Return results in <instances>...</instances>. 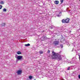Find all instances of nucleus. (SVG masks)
I'll use <instances>...</instances> for the list:
<instances>
[{
    "instance_id": "1",
    "label": "nucleus",
    "mask_w": 80,
    "mask_h": 80,
    "mask_svg": "<svg viewBox=\"0 0 80 80\" xmlns=\"http://www.w3.org/2000/svg\"><path fill=\"white\" fill-rule=\"evenodd\" d=\"M52 59H55V60H57L58 61H60V60H62V56L58 53H56L54 52V51H52Z\"/></svg>"
},
{
    "instance_id": "2",
    "label": "nucleus",
    "mask_w": 80,
    "mask_h": 80,
    "mask_svg": "<svg viewBox=\"0 0 80 80\" xmlns=\"http://www.w3.org/2000/svg\"><path fill=\"white\" fill-rule=\"evenodd\" d=\"M60 43V42L59 41H55L52 42L54 46H57V45H58V44Z\"/></svg>"
},
{
    "instance_id": "3",
    "label": "nucleus",
    "mask_w": 80,
    "mask_h": 80,
    "mask_svg": "<svg viewBox=\"0 0 80 80\" xmlns=\"http://www.w3.org/2000/svg\"><path fill=\"white\" fill-rule=\"evenodd\" d=\"M15 58H16L17 60H21L23 58V56H18V57L15 56Z\"/></svg>"
},
{
    "instance_id": "4",
    "label": "nucleus",
    "mask_w": 80,
    "mask_h": 80,
    "mask_svg": "<svg viewBox=\"0 0 80 80\" xmlns=\"http://www.w3.org/2000/svg\"><path fill=\"white\" fill-rule=\"evenodd\" d=\"M16 73L18 75H21V74H22V70H19Z\"/></svg>"
},
{
    "instance_id": "5",
    "label": "nucleus",
    "mask_w": 80,
    "mask_h": 80,
    "mask_svg": "<svg viewBox=\"0 0 80 80\" xmlns=\"http://www.w3.org/2000/svg\"><path fill=\"white\" fill-rule=\"evenodd\" d=\"M65 22L66 23H69V21L70 20V19L69 18H67L65 20Z\"/></svg>"
},
{
    "instance_id": "6",
    "label": "nucleus",
    "mask_w": 80,
    "mask_h": 80,
    "mask_svg": "<svg viewBox=\"0 0 80 80\" xmlns=\"http://www.w3.org/2000/svg\"><path fill=\"white\" fill-rule=\"evenodd\" d=\"M41 40L42 41H44V40H45V38L44 37H43L42 38H41Z\"/></svg>"
},
{
    "instance_id": "7",
    "label": "nucleus",
    "mask_w": 80,
    "mask_h": 80,
    "mask_svg": "<svg viewBox=\"0 0 80 80\" xmlns=\"http://www.w3.org/2000/svg\"><path fill=\"white\" fill-rule=\"evenodd\" d=\"M58 3H59V2H58V1H54V3H55V4H56V5L58 4Z\"/></svg>"
},
{
    "instance_id": "8",
    "label": "nucleus",
    "mask_w": 80,
    "mask_h": 80,
    "mask_svg": "<svg viewBox=\"0 0 80 80\" xmlns=\"http://www.w3.org/2000/svg\"><path fill=\"white\" fill-rule=\"evenodd\" d=\"M22 52H21L20 51H18L17 52V53L18 54V55H20V54H21Z\"/></svg>"
},
{
    "instance_id": "9",
    "label": "nucleus",
    "mask_w": 80,
    "mask_h": 80,
    "mask_svg": "<svg viewBox=\"0 0 80 80\" xmlns=\"http://www.w3.org/2000/svg\"><path fill=\"white\" fill-rule=\"evenodd\" d=\"M62 23H66V22H65V20L63 19V20H62Z\"/></svg>"
},
{
    "instance_id": "10",
    "label": "nucleus",
    "mask_w": 80,
    "mask_h": 80,
    "mask_svg": "<svg viewBox=\"0 0 80 80\" xmlns=\"http://www.w3.org/2000/svg\"><path fill=\"white\" fill-rule=\"evenodd\" d=\"M32 78H33V76H30L29 77V79H32Z\"/></svg>"
},
{
    "instance_id": "11",
    "label": "nucleus",
    "mask_w": 80,
    "mask_h": 80,
    "mask_svg": "<svg viewBox=\"0 0 80 80\" xmlns=\"http://www.w3.org/2000/svg\"><path fill=\"white\" fill-rule=\"evenodd\" d=\"M30 45L29 43H28L27 44H25V46H26V47H28V46H30Z\"/></svg>"
},
{
    "instance_id": "12",
    "label": "nucleus",
    "mask_w": 80,
    "mask_h": 80,
    "mask_svg": "<svg viewBox=\"0 0 80 80\" xmlns=\"http://www.w3.org/2000/svg\"><path fill=\"white\" fill-rule=\"evenodd\" d=\"M0 4H4V2H3V1H1L0 2Z\"/></svg>"
},
{
    "instance_id": "13",
    "label": "nucleus",
    "mask_w": 80,
    "mask_h": 80,
    "mask_svg": "<svg viewBox=\"0 0 80 80\" xmlns=\"http://www.w3.org/2000/svg\"><path fill=\"white\" fill-rule=\"evenodd\" d=\"M5 23H2V24L1 25V26H3L4 27L5 26Z\"/></svg>"
},
{
    "instance_id": "14",
    "label": "nucleus",
    "mask_w": 80,
    "mask_h": 80,
    "mask_svg": "<svg viewBox=\"0 0 80 80\" xmlns=\"http://www.w3.org/2000/svg\"><path fill=\"white\" fill-rule=\"evenodd\" d=\"M3 12H6L7 11V9L5 8H4L3 9Z\"/></svg>"
},
{
    "instance_id": "15",
    "label": "nucleus",
    "mask_w": 80,
    "mask_h": 80,
    "mask_svg": "<svg viewBox=\"0 0 80 80\" xmlns=\"http://www.w3.org/2000/svg\"><path fill=\"white\" fill-rule=\"evenodd\" d=\"M63 0H60L61 3H63Z\"/></svg>"
},
{
    "instance_id": "16",
    "label": "nucleus",
    "mask_w": 80,
    "mask_h": 80,
    "mask_svg": "<svg viewBox=\"0 0 80 80\" xmlns=\"http://www.w3.org/2000/svg\"><path fill=\"white\" fill-rule=\"evenodd\" d=\"M39 53L40 54H42V53H43V51H39Z\"/></svg>"
},
{
    "instance_id": "17",
    "label": "nucleus",
    "mask_w": 80,
    "mask_h": 80,
    "mask_svg": "<svg viewBox=\"0 0 80 80\" xmlns=\"http://www.w3.org/2000/svg\"><path fill=\"white\" fill-rule=\"evenodd\" d=\"M60 47H61V48H63V44H61L60 45Z\"/></svg>"
},
{
    "instance_id": "18",
    "label": "nucleus",
    "mask_w": 80,
    "mask_h": 80,
    "mask_svg": "<svg viewBox=\"0 0 80 80\" xmlns=\"http://www.w3.org/2000/svg\"><path fill=\"white\" fill-rule=\"evenodd\" d=\"M78 56H79V61H80V55L78 54Z\"/></svg>"
},
{
    "instance_id": "19",
    "label": "nucleus",
    "mask_w": 80,
    "mask_h": 80,
    "mask_svg": "<svg viewBox=\"0 0 80 80\" xmlns=\"http://www.w3.org/2000/svg\"><path fill=\"white\" fill-rule=\"evenodd\" d=\"M57 17H60L61 16V15H57Z\"/></svg>"
},
{
    "instance_id": "20",
    "label": "nucleus",
    "mask_w": 80,
    "mask_h": 80,
    "mask_svg": "<svg viewBox=\"0 0 80 80\" xmlns=\"http://www.w3.org/2000/svg\"><path fill=\"white\" fill-rule=\"evenodd\" d=\"M50 51L49 50H48V53H50Z\"/></svg>"
},
{
    "instance_id": "21",
    "label": "nucleus",
    "mask_w": 80,
    "mask_h": 80,
    "mask_svg": "<svg viewBox=\"0 0 80 80\" xmlns=\"http://www.w3.org/2000/svg\"><path fill=\"white\" fill-rule=\"evenodd\" d=\"M70 67H69L67 69V70H70Z\"/></svg>"
},
{
    "instance_id": "22",
    "label": "nucleus",
    "mask_w": 80,
    "mask_h": 80,
    "mask_svg": "<svg viewBox=\"0 0 80 80\" xmlns=\"http://www.w3.org/2000/svg\"><path fill=\"white\" fill-rule=\"evenodd\" d=\"M2 8V6H0V9H1Z\"/></svg>"
},
{
    "instance_id": "23",
    "label": "nucleus",
    "mask_w": 80,
    "mask_h": 80,
    "mask_svg": "<svg viewBox=\"0 0 80 80\" xmlns=\"http://www.w3.org/2000/svg\"><path fill=\"white\" fill-rule=\"evenodd\" d=\"M78 77L80 79V75H79Z\"/></svg>"
},
{
    "instance_id": "24",
    "label": "nucleus",
    "mask_w": 80,
    "mask_h": 80,
    "mask_svg": "<svg viewBox=\"0 0 80 80\" xmlns=\"http://www.w3.org/2000/svg\"><path fill=\"white\" fill-rule=\"evenodd\" d=\"M51 28H53L51 27Z\"/></svg>"
},
{
    "instance_id": "25",
    "label": "nucleus",
    "mask_w": 80,
    "mask_h": 80,
    "mask_svg": "<svg viewBox=\"0 0 80 80\" xmlns=\"http://www.w3.org/2000/svg\"><path fill=\"white\" fill-rule=\"evenodd\" d=\"M70 63H72V62H70Z\"/></svg>"
},
{
    "instance_id": "26",
    "label": "nucleus",
    "mask_w": 80,
    "mask_h": 80,
    "mask_svg": "<svg viewBox=\"0 0 80 80\" xmlns=\"http://www.w3.org/2000/svg\"><path fill=\"white\" fill-rule=\"evenodd\" d=\"M61 52H60L59 53H61Z\"/></svg>"
},
{
    "instance_id": "27",
    "label": "nucleus",
    "mask_w": 80,
    "mask_h": 80,
    "mask_svg": "<svg viewBox=\"0 0 80 80\" xmlns=\"http://www.w3.org/2000/svg\"><path fill=\"white\" fill-rule=\"evenodd\" d=\"M79 1H80V0H79Z\"/></svg>"
}]
</instances>
